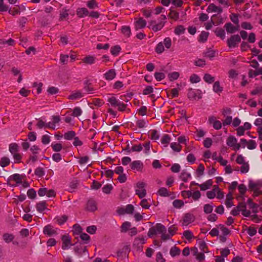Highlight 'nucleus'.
Listing matches in <instances>:
<instances>
[{
    "mask_svg": "<svg viewBox=\"0 0 262 262\" xmlns=\"http://www.w3.org/2000/svg\"><path fill=\"white\" fill-rule=\"evenodd\" d=\"M166 15L162 14L158 18V22L153 20L149 21L148 27L155 32L160 31L164 27L166 23Z\"/></svg>",
    "mask_w": 262,
    "mask_h": 262,
    "instance_id": "obj_1",
    "label": "nucleus"
},
{
    "mask_svg": "<svg viewBox=\"0 0 262 262\" xmlns=\"http://www.w3.org/2000/svg\"><path fill=\"white\" fill-rule=\"evenodd\" d=\"M107 101L112 106L117 107L118 110L120 112H129V110L127 108L128 105L120 101L114 96L108 98Z\"/></svg>",
    "mask_w": 262,
    "mask_h": 262,
    "instance_id": "obj_2",
    "label": "nucleus"
},
{
    "mask_svg": "<svg viewBox=\"0 0 262 262\" xmlns=\"http://www.w3.org/2000/svg\"><path fill=\"white\" fill-rule=\"evenodd\" d=\"M25 178V175L15 173L8 178L7 183L11 187H16L21 184Z\"/></svg>",
    "mask_w": 262,
    "mask_h": 262,
    "instance_id": "obj_3",
    "label": "nucleus"
},
{
    "mask_svg": "<svg viewBox=\"0 0 262 262\" xmlns=\"http://www.w3.org/2000/svg\"><path fill=\"white\" fill-rule=\"evenodd\" d=\"M146 184L143 181L138 182L135 186V192L139 198L142 199L146 195V190L145 188Z\"/></svg>",
    "mask_w": 262,
    "mask_h": 262,
    "instance_id": "obj_4",
    "label": "nucleus"
},
{
    "mask_svg": "<svg viewBox=\"0 0 262 262\" xmlns=\"http://www.w3.org/2000/svg\"><path fill=\"white\" fill-rule=\"evenodd\" d=\"M227 145L232 148L233 150L237 151L239 150L241 147L240 144L237 143L236 138L233 136H229L226 140Z\"/></svg>",
    "mask_w": 262,
    "mask_h": 262,
    "instance_id": "obj_5",
    "label": "nucleus"
},
{
    "mask_svg": "<svg viewBox=\"0 0 262 262\" xmlns=\"http://www.w3.org/2000/svg\"><path fill=\"white\" fill-rule=\"evenodd\" d=\"M241 40V37L238 34L231 35L227 40V46L230 48H235Z\"/></svg>",
    "mask_w": 262,
    "mask_h": 262,
    "instance_id": "obj_6",
    "label": "nucleus"
},
{
    "mask_svg": "<svg viewBox=\"0 0 262 262\" xmlns=\"http://www.w3.org/2000/svg\"><path fill=\"white\" fill-rule=\"evenodd\" d=\"M195 219V216L193 214L190 213H186L183 216L181 221L182 225V226H188L189 224L193 222Z\"/></svg>",
    "mask_w": 262,
    "mask_h": 262,
    "instance_id": "obj_7",
    "label": "nucleus"
},
{
    "mask_svg": "<svg viewBox=\"0 0 262 262\" xmlns=\"http://www.w3.org/2000/svg\"><path fill=\"white\" fill-rule=\"evenodd\" d=\"M43 233L48 236H52L57 234L56 229H55L51 225H48L44 227L43 229Z\"/></svg>",
    "mask_w": 262,
    "mask_h": 262,
    "instance_id": "obj_8",
    "label": "nucleus"
},
{
    "mask_svg": "<svg viewBox=\"0 0 262 262\" xmlns=\"http://www.w3.org/2000/svg\"><path fill=\"white\" fill-rule=\"evenodd\" d=\"M207 12L210 13H217V14H221L223 12V9L220 6H217L215 4L211 3L210 4L206 9Z\"/></svg>",
    "mask_w": 262,
    "mask_h": 262,
    "instance_id": "obj_9",
    "label": "nucleus"
},
{
    "mask_svg": "<svg viewBox=\"0 0 262 262\" xmlns=\"http://www.w3.org/2000/svg\"><path fill=\"white\" fill-rule=\"evenodd\" d=\"M135 28L136 30L144 28L146 25V21L142 17L135 18Z\"/></svg>",
    "mask_w": 262,
    "mask_h": 262,
    "instance_id": "obj_10",
    "label": "nucleus"
},
{
    "mask_svg": "<svg viewBox=\"0 0 262 262\" xmlns=\"http://www.w3.org/2000/svg\"><path fill=\"white\" fill-rule=\"evenodd\" d=\"M130 166L133 170L141 171L143 168V164L140 161H134L130 163Z\"/></svg>",
    "mask_w": 262,
    "mask_h": 262,
    "instance_id": "obj_11",
    "label": "nucleus"
},
{
    "mask_svg": "<svg viewBox=\"0 0 262 262\" xmlns=\"http://www.w3.org/2000/svg\"><path fill=\"white\" fill-rule=\"evenodd\" d=\"M224 28L228 33L232 34L238 30L239 25L235 26L231 23H228L225 25Z\"/></svg>",
    "mask_w": 262,
    "mask_h": 262,
    "instance_id": "obj_12",
    "label": "nucleus"
},
{
    "mask_svg": "<svg viewBox=\"0 0 262 262\" xmlns=\"http://www.w3.org/2000/svg\"><path fill=\"white\" fill-rule=\"evenodd\" d=\"M116 76V72L115 69H111L104 74L103 76L106 80L111 81L114 79Z\"/></svg>",
    "mask_w": 262,
    "mask_h": 262,
    "instance_id": "obj_13",
    "label": "nucleus"
},
{
    "mask_svg": "<svg viewBox=\"0 0 262 262\" xmlns=\"http://www.w3.org/2000/svg\"><path fill=\"white\" fill-rule=\"evenodd\" d=\"M219 14H213L211 17V21L213 25L217 26L223 23L222 17Z\"/></svg>",
    "mask_w": 262,
    "mask_h": 262,
    "instance_id": "obj_14",
    "label": "nucleus"
},
{
    "mask_svg": "<svg viewBox=\"0 0 262 262\" xmlns=\"http://www.w3.org/2000/svg\"><path fill=\"white\" fill-rule=\"evenodd\" d=\"M86 209L89 211L93 212L97 209V204L93 200H90L86 204Z\"/></svg>",
    "mask_w": 262,
    "mask_h": 262,
    "instance_id": "obj_15",
    "label": "nucleus"
},
{
    "mask_svg": "<svg viewBox=\"0 0 262 262\" xmlns=\"http://www.w3.org/2000/svg\"><path fill=\"white\" fill-rule=\"evenodd\" d=\"M62 249L66 250L68 249L70 245H71V238L69 236L64 235L62 237Z\"/></svg>",
    "mask_w": 262,
    "mask_h": 262,
    "instance_id": "obj_16",
    "label": "nucleus"
},
{
    "mask_svg": "<svg viewBox=\"0 0 262 262\" xmlns=\"http://www.w3.org/2000/svg\"><path fill=\"white\" fill-rule=\"evenodd\" d=\"M47 207V204L46 201H40L36 204V208L39 212L43 211Z\"/></svg>",
    "mask_w": 262,
    "mask_h": 262,
    "instance_id": "obj_17",
    "label": "nucleus"
},
{
    "mask_svg": "<svg viewBox=\"0 0 262 262\" xmlns=\"http://www.w3.org/2000/svg\"><path fill=\"white\" fill-rule=\"evenodd\" d=\"M77 15L79 17H84L89 14L88 10L85 8H78L76 12Z\"/></svg>",
    "mask_w": 262,
    "mask_h": 262,
    "instance_id": "obj_18",
    "label": "nucleus"
},
{
    "mask_svg": "<svg viewBox=\"0 0 262 262\" xmlns=\"http://www.w3.org/2000/svg\"><path fill=\"white\" fill-rule=\"evenodd\" d=\"M157 194L161 196L166 197L170 195V192L165 187H161L157 191Z\"/></svg>",
    "mask_w": 262,
    "mask_h": 262,
    "instance_id": "obj_19",
    "label": "nucleus"
},
{
    "mask_svg": "<svg viewBox=\"0 0 262 262\" xmlns=\"http://www.w3.org/2000/svg\"><path fill=\"white\" fill-rule=\"evenodd\" d=\"M213 182L212 180H208L204 183L199 185L200 189L202 191H205L209 189L212 186Z\"/></svg>",
    "mask_w": 262,
    "mask_h": 262,
    "instance_id": "obj_20",
    "label": "nucleus"
},
{
    "mask_svg": "<svg viewBox=\"0 0 262 262\" xmlns=\"http://www.w3.org/2000/svg\"><path fill=\"white\" fill-rule=\"evenodd\" d=\"M82 60L83 62H84L86 64H92L95 63V61H96V58L93 56L89 55V56H87L85 57L84 58H83Z\"/></svg>",
    "mask_w": 262,
    "mask_h": 262,
    "instance_id": "obj_21",
    "label": "nucleus"
},
{
    "mask_svg": "<svg viewBox=\"0 0 262 262\" xmlns=\"http://www.w3.org/2000/svg\"><path fill=\"white\" fill-rule=\"evenodd\" d=\"M169 10L170 12L168 15V16L170 19H172L175 21L177 20L179 18V13L171 9H170Z\"/></svg>",
    "mask_w": 262,
    "mask_h": 262,
    "instance_id": "obj_22",
    "label": "nucleus"
},
{
    "mask_svg": "<svg viewBox=\"0 0 262 262\" xmlns=\"http://www.w3.org/2000/svg\"><path fill=\"white\" fill-rule=\"evenodd\" d=\"M216 190H217V185H214L212 190L207 192L206 195L207 198L210 199H213L216 195Z\"/></svg>",
    "mask_w": 262,
    "mask_h": 262,
    "instance_id": "obj_23",
    "label": "nucleus"
},
{
    "mask_svg": "<svg viewBox=\"0 0 262 262\" xmlns=\"http://www.w3.org/2000/svg\"><path fill=\"white\" fill-rule=\"evenodd\" d=\"M3 238L6 243H9L14 239V236L12 234L6 233L3 234Z\"/></svg>",
    "mask_w": 262,
    "mask_h": 262,
    "instance_id": "obj_24",
    "label": "nucleus"
},
{
    "mask_svg": "<svg viewBox=\"0 0 262 262\" xmlns=\"http://www.w3.org/2000/svg\"><path fill=\"white\" fill-rule=\"evenodd\" d=\"M170 141V137L167 134L163 135L161 139V142L164 147H167L168 144Z\"/></svg>",
    "mask_w": 262,
    "mask_h": 262,
    "instance_id": "obj_25",
    "label": "nucleus"
},
{
    "mask_svg": "<svg viewBox=\"0 0 262 262\" xmlns=\"http://www.w3.org/2000/svg\"><path fill=\"white\" fill-rule=\"evenodd\" d=\"M215 35L221 38L222 39H224L225 38V32L224 30L222 28H217L214 31Z\"/></svg>",
    "mask_w": 262,
    "mask_h": 262,
    "instance_id": "obj_26",
    "label": "nucleus"
},
{
    "mask_svg": "<svg viewBox=\"0 0 262 262\" xmlns=\"http://www.w3.org/2000/svg\"><path fill=\"white\" fill-rule=\"evenodd\" d=\"M148 121L144 119H138L136 121V126L139 128L146 127Z\"/></svg>",
    "mask_w": 262,
    "mask_h": 262,
    "instance_id": "obj_27",
    "label": "nucleus"
},
{
    "mask_svg": "<svg viewBox=\"0 0 262 262\" xmlns=\"http://www.w3.org/2000/svg\"><path fill=\"white\" fill-rule=\"evenodd\" d=\"M18 145L15 143L9 145V151L12 155L18 152Z\"/></svg>",
    "mask_w": 262,
    "mask_h": 262,
    "instance_id": "obj_28",
    "label": "nucleus"
},
{
    "mask_svg": "<svg viewBox=\"0 0 262 262\" xmlns=\"http://www.w3.org/2000/svg\"><path fill=\"white\" fill-rule=\"evenodd\" d=\"M156 233L162 234L163 232L166 231V228L164 225L161 224H157L155 226H154Z\"/></svg>",
    "mask_w": 262,
    "mask_h": 262,
    "instance_id": "obj_29",
    "label": "nucleus"
},
{
    "mask_svg": "<svg viewBox=\"0 0 262 262\" xmlns=\"http://www.w3.org/2000/svg\"><path fill=\"white\" fill-rule=\"evenodd\" d=\"M82 97H83L82 93L80 91H76L69 95L68 98L71 100H75Z\"/></svg>",
    "mask_w": 262,
    "mask_h": 262,
    "instance_id": "obj_30",
    "label": "nucleus"
},
{
    "mask_svg": "<svg viewBox=\"0 0 262 262\" xmlns=\"http://www.w3.org/2000/svg\"><path fill=\"white\" fill-rule=\"evenodd\" d=\"M190 177V174L184 170L181 173L180 176V179L185 182H187Z\"/></svg>",
    "mask_w": 262,
    "mask_h": 262,
    "instance_id": "obj_31",
    "label": "nucleus"
},
{
    "mask_svg": "<svg viewBox=\"0 0 262 262\" xmlns=\"http://www.w3.org/2000/svg\"><path fill=\"white\" fill-rule=\"evenodd\" d=\"M170 147L176 152H180L182 149V146L177 142H172L170 144Z\"/></svg>",
    "mask_w": 262,
    "mask_h": 262,
    "instance_id": "obj_32",
    "label": "nucleus"
},
{
    "mask_svg": "<svg viewBox=\"0 0 262 262\" xmlns=\"http://www.w3.org/2000/svg\"><path fill=\"white\" fill-rule=\"evenodd\" d=\"M185 30V28L182 25H179L175 28L174 32L177 35H180L184 33Z\"/></svg>",
    "mask_w": 262,
    "mask_h": 262,
    "instance_id": "obj_33",
    "label": "nucleus"
},
{
    "mask_svg": "<svg viewBox=\"0 0 262 262\" xmlns=\"http://www.w3.org/2000/svg\"><path fill=\"white\" fill-rule=\"evenodd\" d=\"M180 254V250L179 248L173 246L170 250V254L172 257L179 255Z\"/></svg>",
    "mask_w": 262,
    "mask_h": 262,
    "instance_id": "obj_34",
    "label": "nucleus"
},
{
    "mask_svg": "<svg viewBox=\"0 0 262 262\" xmlns=\"http://www.w3.org/2000/svg\"><path fill=\"white\" fill-rule=\"evenodd\" d=\"M204 81L208 83H212L214 82L215 78L209 74H205L203 77Z\"/></svg>",
    "mask_w": 262,
    "mask_h": 262,
    "instance_id": "obj_35",
    "label": "nucleus"
},
{
    "mask_svg": "<svg viewBox=\"0 0 262 262\" xmlns=\"http://www.w3.org/2000/svg\"><path fill=\"white\" fill-rule=\"evenodd\" d=\"M76 135V133L74 131H69L66 133L64 135V138L66 140H72L73 138L74 139Z\"/></svg>",
    "mask_w": 262,
    "mask_h": 262,
    "instance_id": "obj_36",
    "label": "nucleus"
},
{
    "mask_svg": "<svg viewBox=\"0 0 262 262\" xmlns=\"http://www.w3.org/2000/svg\"><path fill=\"white\" fill-rule=\"evenodd\" d=\"M30 151L31 155H37L39 154L41 151L40 148L37 145H34L30 148Z\"/></svg>",
    "mask_w": 262,
    "mask_h": 262,
    "instance_id": "obj_37",
    "label": "nucleus"
},
{
    "mask_svg": "<svg viewBox=\"0 0 262 262\" xmlns=\"http://www.w3.org/2000/svg\"><path fill=\"white\" fill-rule=\"evenodd\" d=\"M51 146L53 151L56 152L60 151L62 148V145L60 143H52Z\"/></svg>",
    "mask_w": 262,
    "mask_h": 262,
    "instance_id": "obj_38",
    "label": "nucleus"
},
{
    "mask_svg": "<svg viewBox=\"0 0 262 262\" xmlns=\"http://www.w3.org/2000/svg\"><path fill=\"white\" fill-rule=\"evenodd\" d=\"M209 33L207 32H202L199 36V41L201 42H205L207 40L208 37Z\"/></svg>",
    "mask_w": 262,
    "mask_h": 262,
    "instance_id": "obj_39",
    "label": "nucleus"
},
{
    "mask_svg": "<svg viewBox=\"0 0 262 262\" xmlns=\"http://www.w3.org/2000/svg\"><path fill=\"white\" fill-rule=\"evenodd\" d=\"M164 51V47L162 42H160L156 46L155 51L158 54H161Z\"/></svg>",
    "mask_w": 262,
    "mask_h": 262,
    "instance_id": "obj_40",
    "label": "nucleus"
},
{
    "mask_svg": "<svg viewBox=\"0 0 262 262\" xmlns=\"http://www.w3.org/2000/svg\"><path fill=\"white\" fill-rule=\"evenodd\" d=\"M213 206L210 204H205L204 206V211L206 214L210 213L212 212Z\"/></svg>",
    "mask_w": 262,
    "mask_h": 262,
    "instance_id": "obj_41",
    "label": "nucleus"
},
{
    "mask_svg": "<svg viewBox=\"0 0 262 262\" xmlns=\"http://www.w3.org/2000/svg\"><path fill=\"white\" fill-rule=\"evenodd\" d=\"M213 90L215 93H220L223 91V88L220 86L219 81H216L214 83Z\"/></svg>",
    "mask_w": 262,
    "mask_h": 262,
    "instance_id": "obj_42",
    "label": "nucleus"
},
{
    "mask_svg": "<svg viewBox=\"0 0 262 262\" xmlns=\"http://www.w3.org/2000/svg\"><path fill=\"white\" fill-rule=\"evenodd\" d=\"M179 73L177 72H173L168 75V77L171 81L177 80L179 78Z\"/></svg>",
    "mask_w": 262,
    "mask_h": 262,
    "instance_id": "obj_43",
    "label": "nucleus"
},
{
    "mask_svg": "<svg viewBox=\"0 0 262 262\" xmlns=\"http://www.w3.org/2000/svg\"><path fill=\"white\" fill-rule=\"evenodd\" d=\"M162 42L163 43L164 47L166 49H169L171 47V39L170 37H166Z\"/></svg>",
    "mask_w": 262,
    "mask_h": 262,
    "instance_id": "obj_44",
    "label": "nucleus"
},
{
    "mask_svg": "<svg viewBox=\"0 0 262 262\" xmlns=\"http://www.w3.org/2000/svg\"><path fill=\"white\" fill-rule=\"evenodd\" d=\"M240 171L243 173H245L248 172L249 170V165L248 162H246L243 164H241Z\"/></svg>",
    "mask_w": 262,
    "mask_h": 262,
    "instance_id": "obj_45",
    "label": "nucleus"
},
{
    "mask_svg": "<svg viewBox=\"0 0 262 262\" xmlns=\"http://www.w3.org/2000/svg\"><path fill=\"white\" fill-rule=\"evenodd\" d=\"M248 204L249 207L252 209L253 212H256L257 209V205L252 202V201L250 199L248 200Z\"/></svg>",
    "mask_w": 262,
    "mask_h": 262,
    "instance_id": "obj_46",
    "label": "nucleus"
},
{
    "mask_svg": "<svg viewBox=\"0 0 262 262\" xmlns=\"http://www.w3.org/2000/svg\"><path fill=\"white\" fill-rule=\"evenodd\" d=\"M130 226V223L128 222H124L121 226V231L122 232H126Z\"/></svg>",
    "mask_w": 262,
    "mask_h": 262,
    "instance_id": "obj_47",
    "label": "nucleus"
},
{
    "mask_svg": "<svg viewBox=\"0 0 262 262\" xmlns=\"http://www.w3.org/2000/svg\"><path fill=\"white\" fill-rule=\"evenodd\" d=\"M82 113V111L79 107H75L73 111L72 116L74 117L80 116Z\"/></svg>",
    "mask_w": 262,
    "mask_h": 262,
    "instance_id": "obj_48",
    "label": "nucleus"
},
{
    "mask_svg": "<svg viewBox=\"0 0 262 262\" xmlns=\"http://www.w3.org/2000/svg\"><path fill=\"white\" fill-rule=\"evenodd\" d=\"M173 206L177 208H180L184 205L183 201L180 200H176L172 203Z\"/></svg>",
    "mask_w": 262,
    "mask_h": 262,
    "instance_id": "obj_49",
    "label": "nucleus"
},
{
    "mask_svg": "<svg viewBox=\"0 0 262 262\" xmlns=\"http://www.w3.org/2000/svg\"><path fill=\"white\" fill-rule=\"evenodd\" d=\"M113 187L111 184H106L102 188V191L104 193L109 194L113 189Z\"/></svg>",
    "mask_w": 262,
    "mask_h": 262,
    "instance_id": "obj_50",
    "label": "nucleus"
},
{
    "mask_svg": "<svg viewBox=\"0 0 262 262\" xmlns=\"http://www.w3.org/2000/svg\"><path fill=\"white\" fill-rule=\"evenodd\" d=\"M12 155H13V157L15 163H19L20 162L21 160L22 159V156H23L22 154L17 152Z\"/></svg>",
    "mask_w": 262,
    "mask_h": 262,
    "instance_id": "obj_51",
    "label": "nucleus"
},
{
    "mask_svg": "<svg viewBox=\"0 0 262 262\" xmlns=\"http://www.w3.org/2000/svg\"><path fill=\"white\" fill-rule=\"evenodd\" d=\"M134 207L133 205L131 204L127 205L124 209H122L123 211H124L123 213L130 214L132 213L134 211Z\"/></svg>",
    "mask_w": 262,
    "mask_h": 262,
    "instance_id": "obj_52",
    "label": "nucleus"
},
{
    "mask_svg": "<svg viewBox=\"0 0 262 262\" xmlns=\"http://www.w3.org/2000/svg\"><path fill=\"white\" fill-rule=\"evenodd\" d=\"M87 6L90 9H95L98 7V4L95 0H91L88 1Z\"/></svg>",
    "mask_w": 262,
    "mask_h": 262,
    "instance_id": "obj_53",
    "label": "nucleus"
},
{
    "mask_svg": "<svg viewBox=\"0 0 262 262\" xmlns=\"http://www.w3.org/2000/svg\"><path fill=\"white\" fill-rule=\"evenodd\" d=\"M143 15L146 18L150 17L151 15V10L149 8L142 9L141 10Z\"/></svg>",
    "mask_w": 262,
    "mask_h": 262,
    "instance_id": "obj_54",
    "label": "nucleus"
},
{
    "mask_svg": "<svg viewBox=\"0 0 262 262\" xmlns=\"http://www.w3.org/2000/svg\"><path fill=\"white\" fill-rule=\"evenodd\" d=\"M230 18L231 20L236 25H238L239 20L238 18V15L235 13H232L230 15Z\"/></svg>",
    "mask_w": 262,
    "mask_h": 262,
    "instance_id": "obj_55",
    "label": "nucleus"
},
{
    "mask_svg": "<svg viewBox=\"0 0 262 262\" xmlns=\"http://www.w3.org/2000/svg\"><path fill=\"white\" fill-rule=\"evenodd\" d=\"M247 148L249 149H254L256 147V143L253 140H250L247 143Z\"/></svg>",
    "mask_w": 262,
    "mask_h": 262,
    "instance_id": "obj_56",
    "label": "nucleus"
},
{
    "mask_svg": "<svg viewBox=\"0 0 262 262\" xmlns=\"http://www.w3.org/2000/svg\"><path fill=\"white\" fill-rule=\"evenodd\" d=\"M200 77L196 74H193L190 77V81L192 83H198L200 81Z\"/></svg>",
    "mask_w": 262,
    "mask_h": 262,
    "instance_id": "obj_57",
    "label": "nucleus"
},
{
    "mask_svg": "<svg viewBox=\"0 0 262 262\" xmlns=\"http://www.w3.org/2000/svg\"><path fill=\"white\" fill-rule=\"evenodd\" d=\"M183 236L185 237L186 239L188 240H190L192 238L194 237L192 232L190 230H186L183 232Z\"/></svg>",
    "mask_w": 262,
    "mask_h": 262,
    "instance_id": "obj_58",
    "label": "nucleus"
},
{
    "mask_svg": "<svg viewBox=\"0 0 262 262\" xmlns=\"http://www.w3.org/2000/svg\"><path fill=\"white\" fill-rule=\"evenodd\" d=\"M121 48L119 46H116L111 48V52L113 55L116 56L118 54Z\"/></svg>",
    "mask_w": 262,
    "mask_h": 262,
    "instance_id": "obj_59",
    "label": "nucleus"
},
{
    "mask_svg": "<svg viewBox=\"0 0 262 262\" xmlns=\"http://www.w3.org/2000/svg\"><path fill=\"white\" fill-rule=\"evenodd\" d=\"M38 159L37 155H30L28 160L27 161V163H34L36 162Z\"/></svg>",
    "mask_w": 262,
    "mask_h": 262,
    "instance_id": "obj_60",
    "label": "nucleus"
},
{
    "mask_svg": "<svg viewBox=\"0 0 262 262\" xmlns=\"http://www.w3.org/2000/svg\"><path fill=\"white\" fill-rule=\"evenodd\" d=\"M205 170L204 166L203 164H200L198 169H196V173L198 176H200L203 174Z\"/></svg>",
    "mask_w": 262,
    "mask_h": 262,
    "instance_id": "obj_61",
    "label": "nucleus"
},
{
    "mask_svg": "<svg viewBox=\"0 0 262 262\" xmlns=\"http://www.w3.org/2000/svg\"><path fill=\"white\" fill-rule=\"evenodd\" d=\"M27 195L30 199H33L36 196V191L33 189H30L27 191Z\"/></svg>",
    "mask_w": 262,
    "mask_h": 262,
    "instance_id": "obj_62",
    "label": "nucleus"
},
{
    "mask_svg": "<svg viewBox=\"0 0 262 262\" xmlns=\"http://www.w3.org/2000/svg\"><path fill=\"white\" fill-rule=\"evenodd\" d=\"M204 146L206 148H209L212 144V140L210 138H206L203 142Z\"/></svg>",
    "mask_w": 262,
    "mask_h": 262,
    "instance_id": "obj_63",
    "label": "nucleus"
},
{
    "mask_svg": "<svg viewBox=\"0 0 262 262\" xmlns=\"http://www.w3.org/2000/svg\"><path fill=\"white\" fill-rule=\"evenodd\" d=\"M196 137L200 138L204 137L205 135L206 132L202 129H198L194 132Z\"/></svg>",
    "mask_w": 262,
    "mask_h": 262,
    "instance_id": "obj_64",
    "label": "nucleus"
}]
</instances>
